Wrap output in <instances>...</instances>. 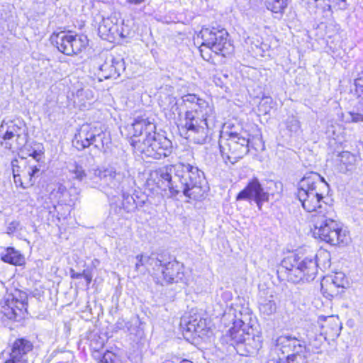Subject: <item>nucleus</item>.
Listing matches in <instances>:
<instances>
[{"instance_id": "nucleus-3", "label": "nucleus", "mask_w": 363, "mask_h": 363, "mask_svg": "<svg viewBox=\"0 0 363 363\" xmlns=\"http://www.w3.org/2000/svg\"><path fill=\"white\" fill-rule=\"evenodd\" d=\"M132 129L131 145L145 157L160 160L172 153V141L164 135L156 133L155 125L148 118H136Z\"/></svg>"}, {"instance_id": "nucleus-21", "label": "nucleus", "mask_w": 363, "mask_h": 363, "mask_svg": "<svg viewBox=\"0 0 363 363\" xmlns=\"http://www.w3.org/2000/svg\"><path fill=\"white\" fill-rule=\"evenodd\" d=\"M182 324L185 325L186 330L190 333H196L199 336L204 335L206 329V319L200 316H192L186 320H182Z\"/></svg>"}, {"instance_id": "nucleus-15", "label": "nucleus", "mask_w": 363, "mask_h": 363, "mask_svg": "<svg viewBox=\"0 0 363 363\" xmlns=\"http://www.w3.org/2000/svg\"><path fill=\"white\" fill-rule=\"evenodd\" d=\"M276 345L280 347L283 354H287L285 359H292L296 357H307L306 342L291 335L277 337Z\"/></svg>"}, {"instance_id": "nucleus-29", "label": "nucleus", "mask_w": 363, "mask_h": 363, "mask_svg": "<svg viewBox=\"0 0 363 363\" xmlns=\"http://www.w3.org/2000/svg\"><path fill=\"white\" fill-rule=\"evenodd\" d=\"M267 8L273 13H282L286 6V0H265Z\"/></svg>"}, {"instance_id": "nucleus-38", "label": "nucleus", "mask_w": 363, "mask_h": 363, "mask_svg": "<svg viewBox=\"0 0 363 363\" xmlns=\"http://www.w3.org/2000/svg\"><path fill=\"white\" fill-rule=\"evenodd\" d=\"M286 128L289 131L296 133L300 128V123L294 117L289 118L286 121Z\"/></svg>"}, {"instance_id": "nucleus-24", "label": "nucleus", "mask_w": 363, "mask_h": 363, "mask_svg": "<svg viewBox=\"0 0 363 363\" xmlns=\"http://www.w3.org/2000/svg\"><path fill=\"white\" fill-rule=\"evenodd\" d=\"M325 335L331 339L337 337L340 334L341 325L338 319L330 317L323 326Z\"/></svg>"}, {"instance_id": "nucleus-28", "label": "nucleus", "mask_w": 363, "mask_h": 363, "mask_svg": "<svg viewBox=\"0 0 363 363\" xmlns=\"http://www.w3.org/2000/svg\"><path fill=\"white\" fill-rule=\"evenodd\" d=\"M340 162L345 167L346 170H352L356 162L355 156L347 151H344L339 155Z\"/></svg>"}, {"instance_id": "nucleus-19", "label": "nucleus", "mask_w": 363, "mask_h": 363, "mask_svg": "<svg viewBox=\"0 0 363 363\" xmlns=\"http://www.w3.org/2000/svg\"><path fill=\"white\" fill-rule=\"evenodd\" d=\"M258 304L259 311L264 315L269 316L277 311V303L272 292L260 293Z\"/></svg>"}, {"instance_id": "nucleus-23", "label": "nucleus", "mask_w": 363, "mask_h": 363, "mask_svg": "<svg viewBox=\"0 0 363 363\" xmlns=\"http://www.w3.org/2000/svg\"><path fill=\"white\" fill-rule=\"evenodd\" d=\"M233 325V327L228 330L230 337L235 342L240 343L245 342L246 339L245 329L243 328L245 327L244 322L239 320L238 321H235Z\"/></svg>"}, {"instance_id": "nucleus-8", "label": "nucleus", "mask_w": 363, "mask_h": 363, "mask_svg": "<svg viewBox=\"0 0 363 363\" xmlns=\"http://www.w3.org/2000/svg\"><path fill=\"white\" fill-rule=\"evenodd\" d=\"M249 135L246 133H230L228 138L219 140V148L225 162L235 164L249 152Z\"/></svg>"}, {"instance_id": "nucleus-43", "label": "nucleus", "mask_w": 363, "mask_h": 363, "mask_svg": "<svg viewBox=\"0 0 363 363\" xmlns=\"http://www.w3.org/2000/svg\"><path fill=\"white\" fill-rule=\"evenodd\" d=\"M70 276L72 279H81L83 276L82 273L75 272L73 269L70 270Z\"/></svg>"}, {"instance_id": "nucleus-26", "label": "nucleus", "mask_w": 363, "mask_h": 363, "mask_svg": "<svg viewBox=\"0 0 363 363\" xmlns=\"http://www.w3.org/2000/svg\"><path fill=\"white\" fill-rule=\"evenodd\" d=\"M68 170L74 179L82 182L86 178L89 179V174L87 175L84 167L77 162L70 164Z\"/></svg>"}, {"instance_id": "nucleus-35", "label": "nucleus", "mask_w": 363, "mask_h": 363, "mask_svg": "<svg viewBox=\"0 0 363 363\" xmlns=\"http://www.w3.org/2000/svg\"><path fill=\"white\" fill-rule=\"evenodd\" d=\"M345 280L344 279V274L342 273L336 274L334 277L332 279V282L330 283V288L336 287V288H343L345 287Z\"/></svg>"}, {"instance_id": "nucleus-2", "label": "nucleus", "mask_w": 363, "mask_h": 363, "mask_svg": "<svg viewBox=\"0 0 363 363\" xmlns=\"http://www.w3.org/2000/svg\"><path fill=\"white\" fill-rule=\"evenodd\" d=\"M159 183L169 191V196L182 192L187 197L196 199L202 194L201 184L203 172L189 164L179 163L160 169L158 172Z\"/></svg>"}, {"instance_id": "nucleus-45", "label": "nucleus", "mask_w": 363, "mask_h": 363, "mask_svg": "<svg viewBox=\"0 0 363 363\" xmlns=\"http://www.w3.org/2000/svg\"><path fill=\"white\" fill-rule=\"evenodd\" d=\"M179 363H193V362L189 360H187V359H184L182 362H180Z\"/></svg>"}, {"instance_id": "nucleus-6", "label": "nucleus", "mask_w": 363, "mask_h": 363, "mask_svg": "<svg viewBox=\"0 0 363 363\" xmlns=\"http://www.w3.org/2000/svg\"><path fill=\"white\" fill-rule=\"evenodd\" d=\"M318 273V264L315 259L306 257L299 260L297 255L284 258L277 269L279 277L286 274L288 281L293 283L313 281Z\"/></svg>"}, {"instance_id": "nucleus-36", "label": "nucleus", "mask_w": 363, "mask_h": 363, "mask_svg": "<svg viewBox=\"0 0 363 363\" xmlns=\"http://www.w3.org/2000/svg\"><path fill=\"white\" fill-rule=\"evenodd\" d=\"M104 138L103 139V143L101 141V138L97 137V143H94V147L99 150L100 151L105 152L106 149L105 147L108 145V143H110L111 139L109 138V135H108L106 133L104 132Z\"/></svg>"}, {"instance_id": "nucleus-37", "label": "nucleus", "mask_w": 363, "mask_h": 363, "mask_svg": "<svg viewBox=\"0 0 363 363\" xmlns=\"http://www.w3.org/2000/svg\"><path fill=\"white\" fill-rule=\"evenodd\" d=\"M99 363H118V359L114 353L107 351L104 354Z\"/></svg>"}, {"instance_id": "nucleus-10", "label": "nucleus", "mask_w": 363, "mask_h": 363, "mask_svg": "<svg viewBox=\"0 0 363 363\" xmlns=\"http://www.w3.org/2000/svg\"><path fill=\"white\" fill-rule=\"evenodd\" d=\"M1 145L13 152L21 150L28 141V133L23 122L4 120L0 125Z\"/></svg>"}, {"instance_id": "nucleus-1", "label": "nucleus", "mask_w": 363, "mask_h": 363, "mask_svg": "<svg viewBox=\"0 0 363 363\" xmlns=\"http://www.w3.org/2000/svg\"><path fill=\"white\" fill-rule=\"evenodd\" d=\"M182 99V106L186 108L183 126L186 138L196 144L207 143L216 121L213 107L195 94L184 95Z\"/></svg>"}, {"instance_id": "nucleus-4", "label": "nucleus", "mask_w": 363, "mask_h": 363, "mask_svg": "<svg viewBox=\"0 0 363 363\" xmlns=\"http://www.w3.org/2000/svg\"><path fill=\"white\" fill-rule=\"evenodd\" d=\"M329 185L316 172L307 173L298 182L296 197L303 208L314 214L331 212L332 206L324 201L323 190H328Z\"/></svg>"}, {"instance_id": "nucleus-11", "label": "nucleus", "mask_w": 363, "mask_h": 363, "mask_svg": "<svg viewBox=\"0 0 363 363\" xmlns=\"http://www.w3.org/2000/svg\"><path fill=\"white\" fill-rule=\"evenodd\" d=\"M51 39L58 50L67 55L79 53L89 42L87 37L84 35H72L71 32L65 31L54 33Z\"/></svg>"}, {"instance_id": "nucleus-30", "label": "nucleus", "mask_w": 363, "mask_h": 363, "mask_svg": "<svg viewBox=\"0 0 363 363\" xmlns=\"http://www.w3.org/2000/svg\"><path fill=\"white\" fill-rule=\"evenodd\" d=\"M135 259L137 262L135 265V269L138 272L140 271L141 267H145L147 264H155V262L157 261V259H155L151 257L143 254L138 255Z\"/></svg>"}, {"instance_id": "nucleus-44", "label": "nucleus", "mask_w": 363, "mask_h": 363, "mask_svg": "<svg viewBox=\"0 0 363 363\" xmlns=\"http://www.w3.org/2000/svg\"><path fill=\"white\" fill-rule=\"evenodd\" d=\"M128 3L134 5H138L143 3L145 0H126Z\"/></svg>"}, {"instance_id": "nucleus-32", "label": "nucleus", "mask_w": 363, "mask_h": 363, "mask_svg": "<svg viewBox=\"0 0 363 363\" xmlns=\"http://www.w3.org/2000/svg\"><path fill=\"white\" fill-rule=\"evenodd\" d=\"M40 172V168L36 165L28 167L26 175L23 176L27 179V186H33L34 184L35 180L33 179L39 177Z\"/></svg>"}, {"instance_id": "nucleus-16", "label": "nucleus", "mask_w": 363, "mask_h": 363, "mask_svg": "<svg viewBox=\"0 0 363 363\" xmlns=\"http://www.w3.org/2000/svg\"><path fill=\"white\" fill-rule=\"evenodd\" d=\"M97 137L101 138L103 142L104 131L100 127L91 124H83L75 134L73 140L74 146L77 150H82L97 143Z\"/></svg>"}, {"instance_id": "nucleus-33", "label": "nucleus", "mask_w": 363, "mask_h": 363, "mask_svg": "<svg viewBox=\"0 0 363 363\" xmlns=\"http://www.w3.org/2000/svg\"><path fill=\"white\" fill-rule=\"evenodd\" d=\"M17 163H18L17 160H14L11 162V164L13 167V175L14 182L17 186L19 185L23 189H26L29 186H27V184H26L27 179L24 178L25 182H23L21 178V175L18 173V169H15L16 167H18V166L16 164Z\"/></svg>"}, {"instance_id": "nucleus-34", "label": "nucleus", "mask_w": 363, "mask_h": 363, "mask_svg": "<svg viewBox=\"0 0 363 363\" xmlns=\"http://www.w3.org/2000/svg\"><path fill=\"white\" fill-rule=\"evenodd\" d=\"M355 94L359 98H363V77L362 73H359L357 77L354 79Z\"/></svg>"}, {"instance_id": "nucleus-17", "label": "nucleus", "mask_w": 363, "mask_h": 363, "mask_svg": "<svg viewBox=\"0 0 363 363\" xmlns=\"http://www.w3.org/2000/svg\"><path fill=\"white\" fill-rule=\"evenodd\" d=\"M125 70L123 59H116L112 55L106 57L105 62L99 66V73L104 79H116Z\"/></svg>"}, {"instance_id": "nucleus-27", "label": "nucleus", "mask_w": 363, "mask_h": 363, "mask_svg": "<svg viewBox=\"0 0 363 363\" xmlns=\"http://www.w3.org/2000/svg\"><path fill=\"white\" fill-rule=\"evenodd\" d=\"M130 190L119 192L123 196L122 208L127 213L133 212L137 208V203L133 196L130 194Z\"/></svg>"}, {"instance_id": "nucleus-40", "label": "nucleus", "mask_w": 363, "mask_h": 363, "mask_svg": "<svg viewBox=\"0 0 363 363\" xmlns=\"http://www.w3.org/2000/svg\"><path fill=\"white\" fill-rule=\"evenodd\" d=\"M20 229V222L18 220H13L10 222L6 227V233L8 234H13Z\"/></svg>"}, {"instance_id": "nucleus-39", "label": "nucleus", "mask_w": 363, "mask_h": 363, "mask_svg": "<svg viewBox=\"0 0 363 363\" xmlns=\"http://www.w3.org/2000/svg\"><path fill=\"white\" fill-rule=\"evenodd\" d=\"M347 120L352 123H363V115L359 113L350 112Z\"/></svg>"}, {"instance_id": "nucleus-9", "label": "nucleus", "mask_w": 363, "mask_h": 363, "mask_svg": "<svg viewBox=\"0 0 363 363\" xmlns=\"http://www.w3.org/2000/svg\"><path fill=\"white\" fill-rule=\"evenodd\" d=\"M199 35L203 40L200 47L201 55L204 59V47L223 56L230 54L233 50V45L228 40V33L225 29L215 27L203 28Z\"/></svg>"}, {"instance_id": "nucleus-12", "label": "nucleus", "mask_w": 363, "mask_h": 363, "mask_svg": "<svg viewBox=\"0 0 363 363\" xmlns=\"http://www.w3.org/2000/svg\"><path fill=\"white\" fill-rule=\"evenodd\" d=\"M237 201H255L259 211H262L264 202L269 200V194L265 191L257 177L250 180L246 186L236 196Z\"/></svg>"}, {"instance_id": "nucleus-25", "label": "nucleus", "mask_w": 363, "mask_h": 363, "mask_svg": "<svg viewBox=\"0 0 363 363\" xmlns=\"http://www.w3.org/2000/svg\"><path fill=\"white\" fill-rule=\"evenodd\" d=\"M317 3V6H322L323 9L331 8L345 10L349 5L348 0H313Z\"/></svg>"}, {"instance_id": "nucleus-5", "label": "nucleus", "mask_w": 363, "mask_h": 363, "mask_svg": "<svg viewBox=\"0 0 363 363\" xmlns=\"http://www.w3.org/2000/svg\"><path fill=\"white\" fill-rule=\"evenodd\" d=\"M89 182L103 189H111L116 193L133 188V179L126 164L123 168L116 166L94 168L89 171Z\"/></svg>"}, {"instance_id": "nucleus-7", "label": "nucleus", "mask_w": 363, "mask_h": 363, "mask_svg": "<svg viewBox=\"0 0 363 363\" xmlns=\"http://www.w3.org/2000/svg\"><path fill=\"white\" fill-rule=\"evenodd\" d=\"M333 213L331 207L330 213L313 214L311 221L315 236L330 245H336L347 241V234L345 230H342L340 224L333 218Z\"/></svg>"}, {"instance_id": "nucleus-22", "label": "nucleus", "mask_w": 363, "mask_h": 363, "mask_svg": "<svg viewBox=\"0 0 363 363\" xmlns=\"http://www.w3.org/2000/svg\"><path fill=\"white\" fill-rule=\"evenodd\" d=\"M0 257L3 262L13 265L21 266L25 262L24 256L13 247L4 248L0 253Z\"/></svg>"}, {"instance_id": "nucleus-13", "label": "nucleus", "mask_w": 363, "mask_h": 363, "mask_svg": "<svg viewBox=\"0 0 363 363\" xmlns=\"http://www.w3.org/2000/svg\"><path fill=\"white\" fill-rule=\"evenodd\" d=\"M155 265L160 268V274L155 277L157 284H169L178 283L184 279V267L179 262L172 261L162 264V261L157 259Z\"/></svg>"}, {"instance_id": "nucleus-42", "label": "nucleus", "mask_w": 363, "mask_h": 363, "mask_svg": "<svg viewBox=\"0 0 363 363\" xmlns=\"http://www.w3.org/2000/svg\"><path fill=\"white\" fill-rule=\"evenodd\" d=\"M82 278H84L86 279L88 284H89L92 280V276H91V273L87 272L85 270L83 271Z\"/></svg>"}, {"instance_id": "nucleus-20", "label": "nucleus", "mask_w": 363, "mask_h": 363, "mask_svg": "<svg viewBox=\"0 0 363 363\" xmlns=\"http://www.w3.org/2000/svg\"><path fill=\"white\" fill-rule=\"evenodd\" d=\"M99 33L102 38H116V35H119L121 38H125L128 33H124L123 31L119 32L118 26L113 23L108 18L104 19L99 24Z\"/></svg>"}, {"instance_id": "nucleus-18", "label": "nucleus", "mask_w": 363, "mask_h": 363, "mask_svg": "<svg viewBox=\"0 0 363 363\" xmlns=\"http://www.w3.org/2000/svg\"><path fill=\"white\" fill-rule=\"evenodd\" d=\"M33 350V344L28 340L19 338L14 341L10 352V360L17 363H28V353Z\"/></svg>"}, {"instance_id": "nucleus-47", "label": "nucleus", "mask_w": 363, "mask_h": 363, "mask_svg": "<svg viewBox=\"0 0 363 363\" xmlns=\"http://www.w3.org/2000/svg\"><path fill=\"white\" fill-rule=\"evenodd\" d=\"M362 144H363V142H362Z\"/></svg>"}, {"instance_id": "nucleus-46", "label": "nucleus", "mask_w": 363, "mask_h": 363, "mask_svg": "<svg viewBox=\"0 0 363 363\" xmlns=\"http://www.w3.org/2000/svg\"><path fill=\"white\" fill-rule=\"evenodd\" d=\"M59 189H60V191H63L64 189H65V186H60V187L59 188Z\"/></svg>"}, {"instance_id": "nucleus-14", "label": "nucleus", "mask_w": 363, "mask_h": 363, "mask_svg": "<svg viewBox=\"0 0 363 363\" xmlns=\"http://www.w3.org/2000/svg\"><path fill=\"white\" fill-rule=\"evenodd\" d=\"M27 301L26 294L21 291L9 295L2 306L1 313L10 320L21 319L27 312Z\"/></svg>"}, {"instance_id": "nucleus-41", "label": "nucleus", "mask_w": 363, "mask_h": 363, "mask_svg": "<svg viewBox=\"0 0 363 363\" xmlns=\"http://www.w3.org/2000/svg\"><path fill=\"white\" fill-rule=\"evenodd\" d=\"M43 152L41 150H34L29 155L31 156L37 162H39L41 158Z\"/></svg>"}, {"instance_id": "nucleus-31", "label": "nucleus", "mask_w": 363, "mask_h": 363, "mask_svg": "<svg viewBox=\"0 0 363 363\" xmlns=\"http://www.w3.org/2000/svg\"><path fill=\"white\" fill-rule=\"evenodd\" d=\"M323 336L322 335H313V334H308L307 335V340L308 343L310 346L312 347L313 352L319 353V349L321 347V345L323 343Z\"/></svg>"}]
</instances>
